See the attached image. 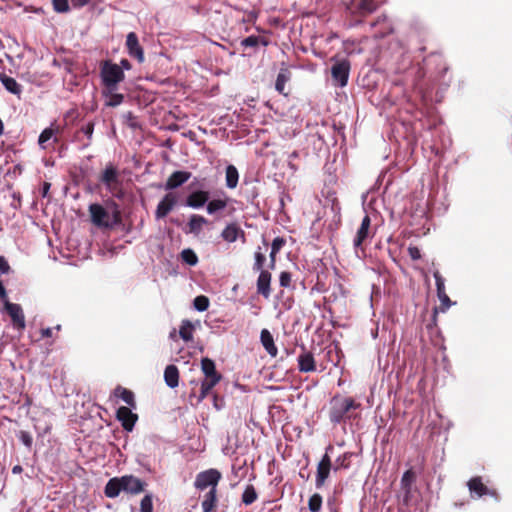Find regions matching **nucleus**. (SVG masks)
<instances>
[{
    "label": "nucleus",
    "instance_id": "49530a36",
    "mask_svg": "<svg viewBox=\"0 0 512 512\" xmlns=\"http://www.w3.org/2000/svg\"><path fill=\"white\" fill-rule=\"evenodd\" d=\"M53 8L58 13H66L69 11L68 0H52Z\"/></svg>",
    "mask_w": 512,
    "mask_h": 512
},
{
    "label": "nucleus",
    "instance_id": "13d9d810",
    "mask_svg": "<svg viewBox=\"0 0 512 512\" xmlns=\"http://www.w3.org/2000/svg\"><path fill=\"white\" fill-rule=\"evenodd\" d=\"M41 336L43 338L51 337L52 336V328L41 329Z\"/></svg>",
    "mask_w": 512,
    "mask_h": 512
},
{
    "label": "nucleus",
    "instance_id": "c03bdc74",
    "mask_svg": "<svg viewBox=\"0 0 512 512\" xmlns=\"http://www.w3.org/2000/svg\"><path fill=\"white\" fill-rule=\"evenodd\" d=\"M414 477H415L414 472L412 470H407L401 478L402 488L409 491L411 483L414 480Z\"/></svg>",
    "mask_w": 512,
    "mask_h": 512
},
{
    "label": "nucleus",
    "instance_id": "393cba45",
    "mask_svg": "<svg viewBox=\"0 0 512 512\" xmlns=\"http://www.w3.org/2000/svg\"><path fill=\"white\" fill-rule=\"evenodd\" d=\"M208 224V220L201 215H192L188 222L189 233L199 235L203 227Z\"/></svg>",
    "mask_w": 512,
    "mask_h": 512
},
{
    "label": "nucleus",
    "instance_id": "8fccbe9b",
    "mask_svg": "<svg viewBox=\"0 0 512 512\" xmlns=\"http://www.w3.org/2000/svg\"><path fill=\"white\" fill-rule=\"evenodd\" d=\"M408 254L411 257L412 260H419L421 258V253L418 247L416 246H409L408 247Z\"/></svg>",
    "mask_w": 512,
    "mask_h": 512
},
{
    "label": "nucleus",
    "instance_id": "052dcab7",
    "mask_svg": "<svg viewBox=\"0 0 512 512\" xmlns=\"http://www.w3.org/2000/svg\"><path fill=\"white\" fill-rule=\"evenodd\" d=\"M3 130H4V125H3L2 120L0 119V136L3 134Z\"/></svg>",
    "mask_w": 512,
    "mask_h": 512
},
{
    "label": "nucleus",
    "instance_id": "a211bd4d",
    "mask_svg": "<svg viewBox=\"0 0 512 512\" xmlns=\"http://www.w3.org/2000/svg\"><path fill=\"white\" fill-rule=\"evenodd\" d=\"M434 278L436 283L437 295L443 306L442 311L444 312L446 309L450 307L451 301L445 292V283L443 277L440 275L439 272H435Z\"/></svg>",
    "mask_w": 512,
    "mask_h": 512
},
{
    "label": "nucleus",
    "instance_id": "3c124183",
    "mask_svg": "<svg viewBox=\"0 0 512 512\" xmlns=\"http://www.w3.org/2000/svg\"><path fill=\"white\" fill-rule=\"evenodd\" d=\"M10 270V266L8 264V261L4 256H0V275L1 274H7Z\"/></svg>",
    "mask_w": 512,
    "mask_h": 512
},
{
    "label": "nucleus",
    "instance_id": "423d86ee",
    "mask_svg": "<svg viewBox=\"0 0 512 512\" xmlns=\"http://www.w3.org/2000/svg\"><path fill=\"white\" fill-rule=\"evenodd\" d=\"M350 72V62L348 60L336 61L331 68L333 80L339 87L346 86Z\"/></svg>",
    "mask_w": 512,
    "mask_h": 512
},
{
    "label": "nucleus",
    "instance_id": "7ed1b4c3",
    "mask_svg": "<svg viewBox=\"0 0 512 512\" xmlns=\"http://www.w3.org/2000/svg\"><path fill=\"white\" fill-rule=\"evenodd\" d=\"M125 78L121 67L110 61H105L101 68V79L106 88L111 92L115 91L117 85Z\"/></svg>",
    "mask_w": 512,
    "mask_h": 512
},
{
    "label": "nucleus",
    "instance_id": "9d476101",
    "mask_svg": "<svg viewBox=\"0 0 512 512\" xmlns=\"http://www.w3.org/2000/svg\"><path fill=\"white\" fill-rule=\"evenodd\" d=\"M126 47H127L128 54L131 57H134L135 59H137V61L139 63H142L144 61V51L139 43L136 33H134V32L128 33V35L126 37Z\"/></svg>",
    "mask_w": 512,
    "mask_h": 512
},
{
    "label": "nucleus",
    "instance_id": "e433bc0d",
    "mask_svg": "<svg viewBox=\"0 0 512 512\" xmlns=\"http://www.w3.org/2000/svg\"><path fill=\"white\" fill-rule=\"evenodd\" d=\"M257 499V493L255 488L252 485H248L243 494H242V502L245 505L252 504Z\"/></svg>",
    "mask_w": 512,
    "mask_h": 512
},
{
    "label": "nucleus",
    "instance_id": "20e7f679",
    "mask_svg": "<svg viewBox=\"0 0 512 512\" xmlns=\"http://www.w3.org/2000/svg\"><path fill=\"white\" fill-rule=\"evenodd\" d=\"M100 181L104 184L106 190L115 197H122V181L118 169L112 165H106L103 170Z\"/></svg>",
    "mask_w": 512,
    "mask_h": 512
},
{
    "label": "nucleus",
    "instance_id": "72a5a7b5",
    "mask_svg": "<svg viewBox=\"0 0 512 512\" xmlns=\"http://www.w3.org/2000/svg\"><path fill=\"white\" fill-rule=\"evenodd\" d=\"M194 325L189 320H183L179 329V336L185 341L189 342L193 339Z\"/></svg>",
    "mask_w": 512,
    "mask_h": 512
},
{
    "label": "nucleus",
    "instance_id": "6ab92c4d",
    "mask_svg": "<svg viewBox=\"0 0 512 512\" xmlns=\"http://www.w3.org/2000/svg\"><path fill=\"white\" fill-rule=\"evenodd\" d=\"M209 199V192L197 190L192 192L186 199V205L191 208L202 207Z\"/></svg>",
    "mask_w": 512,
    "mask_h": 512
},
{
    "label": "nucleus",
    "instance_id": "c85d7f7f",
    "mask_svg": "<svg viewBox=\"0 0 512 512\" xmlns=\"http://www.w3.org/2000/svg\"><path fill=\"white\" fill-rule=\"evenodd\" d=\"M286 245V239L283 237H276L271 244V252L269 255L270 258V268L274 269L276 264V255L280 252V250Z\"/></svg>",
    "mask_w": 512,
    "mask_h": 512
},
{
    "label": "nucleus",
    "instance_id": "a878e982",
    "mask_svg": "<svg viewBox=\"0 0 512 512\" xmlns=\"http://www.w3.org/2000/svg\"><path fill=\"white\" fill-rule=\"evenodd\" d=\"M0 81L8 92L18 96L21 94V85L14 78L0 73Z\"/></svg>",
    "mask_w": 512,
    "mask_h": 512
},
{
    "label": "nucleus",
    "instance_id": "37998d69",
    "mask_svg": "<svg viewBox=\"0 0 512 512\" xmlns=\"http://www.w3.org/2000/svg\"><path fill=\"white\" fill-rule=\"evenodd\" d=\"M55 134V131L52 128H46L44 129L38 139L39 145L45 149V143L48 142Z\"/></svg>",
    "mask_w": 512,
    "mask_h": 512
},
{
    "label": "nucleus",
    "instance_id": "39448f33",
    "mask_svg": "<svg viewBox=\"0 0 512 512\" xmlns=\"http://www.w3.org/2000/svg\"><path fill=\"white\" fill-rule=\"evenodd\" d=\"M221 477V473L217 469L211 468L197 474L194 486L200 491L207 488H209V490L217 491V486Z\"/></svg>",
    "mask_w": 512,
    "mask_h": 512
},
{
    "label": "nucleus",
    "instance_id": "0eeeda50",
    "mask_svg": "<svg viewBox=\"0 0 512 512\" xmlns=\"http://www.w3.org/2000/svg\"><path fill=\"white\" fill-rule=\"evenodd\" d=\"M5 310L11 317L13 326L20 331L26 327L25 316L22 307L19 304L11 303L9 300L5 301Z\"/></svg>",
    "mask_w": 512,
    "mask_h": 512
},
{
    "label": "nucleus",
    "instance_id": "f8f14e48",
    "mask_svg": "<svg viewBox=\"0 0 512 512\" xmlns=\"http://www.w3.org/2000/svg\"><path fill=\"white\" fill-rule=\"evenodd\" d=\"M123 492L130 494H139L144 491L145 482L133 475H125L121 477Z\"/></svg>",
    "mask_w": 512,
    "mask_h": 512
},
{
    "label": "nucleus",
    "instance_id": "79ce46f5",
    "mask_svg": "<svg viewBox=\"0 0 512 512\" xmlns=\"http://www.w3.org/2000/svg\"><path fill=\"white\" fill-rule=\"evenodd\" d=\"M255 262L253 265V269L255 271H261L263 270V265L266 260L264 253L261 251V248L259 247L258 250L254 254Z\"/></svg>",
    "mask_w": 512,
    "mask_h": 512
},
{
    "label": "nucleus",
    "instance_id": "f3484780",
    "mask_svg": "<svg viewBox=\"0 0 512 512\" xmlns=\"http://www.w3.org/2000/svg\"><path fill=\"white\" fill-rule=\"evenodd\" d=\"M259 272L257 279V292L267 299L271 293L270 283L272 276L271 273L266 270H261Z\"/></svg>",
    "mask_w": 512,
    "mask_h": 512
},
{
    "label": "nucleus",
    "instance_id": "58836bf2",
    "mask_svg": "<svg viewBox=\"0 0 512 512\" xmlns=\"http://www.w3.org/2000/svg\"><path fill=\"white\" fill-rule=\"evenodd\" d=\"M181 258L182 260L191 265V266H194L197 264L198 262V257L197 255L195 254V252L191 249H185L181 252Z\"/></svg>",
    "mask_w": 512,
    "mask_h": 512
},
{
    "label": "nucleus",
    "instance_id": "5fc2aeb1",
    "mask_svg": "<svg viewBox=\"0 0 512 512\" xmlns=\"http://www.w3.org/2000/svg\"><path fill=\"white\" fill-rule=\"evenodd\" d=\"M0 298H1V300H3L4 302H5L6 300H8V298H7V292H6V289H5V287H4V285H3V283H2L1 281H0Z\"/></svg>",
    "mask_w": 512,
    "mask_h": 512
},
{
    "label": "nucleus",
    "instance_id": "2eb2a0df",
    "mask_svg": "<svg viewBox=\"0 0 512 512\" xmlns=\"http://www.w3.org/2000/svg\"><path fill=\"white\" fill-rule=\"evenodd\" d=\"M370 226L371 219L369 215H365L361 221V225L358 228L355 238L353 240V245L355 248L361 247L363 242L370 237Z\"/></svg>",
    "mask_w": 512,
    "mask_h": 512
},
{
    "label": "nucleus",
    "instance_id": "603ef678",
    "mask_svg": "<svg viewBox=\"0 0 512 512\" xmlns=\"http://www.w3.org/2000/svg\"><path fill=\"white\" fill-rule=\"evenodd\" d=\"M21 441L27 447H30L32 445V438H31V436L28 433L22 432V434H21Z\"/></svg>",
    "mask_w": 512,
    "mask_h": 512
},
{
    "label": "nucleus",
    "instance_id": "7c9ffc66",
    "mask_svg": "<svg viewBox=\"0 0 512 512\" xmlns=\"http://www.w3.org/2000/svg\"><path fill=\"white\" fill-rule=\"evenodd\" d=\"M201 370L205 377H222L221 374L216 371L215 363L210 358H203L201 360Z\"/></svg>",
    "mask_w": 512,
    "mask_h": 512
},
{
    "label": "nucleus",
    "instance_id": "9b49d317",
    "mask_svg": "<svg viewBox=\"0 0 512 512\" xmlns=\"http://www.w3.org/2000/svg\"><path fill=\"white\" fill-rule=\"evenodd\" d=\"M468 489L472 495V497L476 496L478 498L484 495L496 496L497 493L495 490H490L483 482L481 477H473L467 482Z\"/></svg>",
    "mask_w": 512,
    "mask_h": 512
},
{
    "label": "nucleus",
    "instance_id": "ea45409f",
    "mask_svg": "<svg viewBox=\"0 0 512 512\" xmlns=\"http://www.w3.org/2000/svg\"><path fill=\"white\" fill-rule=\"evenodd\" d=\"M193 305L197 311H206L209 307V299L204 295L197 296L193 301Z\"/></svg>",
    "mask_w": 512,
    "mask_h": 512
},
{
    "label": "nucleus",
    "instance_id": "f257e3e1",
    "mask_svg": "<svg viewBox=\"0 0 512 512\" xmlns=\"http://www.w3.org/2000/svg\"><path fill=\"white\" fill-rule=\"evenodd\" d=\"M89 213L92 223L100 228H111L120 220L116 206L113 214L110 215L102 205L94 203L89 206Z\"/></svg>",
    "mask_w": 512,
    "mask_h": 512
},
{
    "label": "nucleus",
    "instance_id": "473e14b6",
    "mask_svg": "<svg viewBox=\"0 0 512 512\" xmlns=\"http://www.w3.org/2000/svg\"><path fill=\"white\" fill-rule=\"evenodd\" d=\"M228 205V199L227 198H218V199H213L211 201L208 202L207 204V207H206V210H207V213L210 214V215H213L219 211H222L224 210Z\"/></svg>",
    "mask_w": 512,
    "mask_h": 512
},
{
    "label": "nucleus",
    "instance_id": "c756f323",
    "mask_svg": "<svg viewBox=\"0 0 512 512\" xmlns=\"http://www.w3.org/2000/svg\"><path fill=\"white\" fill-rule=\"evenodd\" d=\"M289 80L290 72L287 69H281L277 75L275 89L284 96L288 95V93L285 91V86Z\"/></svg>",
    "mask_w": 512,
    "mask_h": 512
},
{
    "label": "nucleus",
    "instance_id": "dca6fc26",
    "mask_svg": "<svg viewBox=\"0 0 512 512\" xmlns=\"http://www.w3.org/2000/svg\"><path fill=\"white\" fill-rule=\"evenodd\" d=\"M297 362L300 372L308 373L316 370L315 359L310 351L303 350V352L299 354Z\"/></svg>",
    "mask_w": 512,
    "mask_h": 512
},
{
    "label": "nucleus",
    "instance_id": "f03ea898",
    "mask_svg": "<svg viewBox=\"0 0 512 512\" xmlns=\"http://www.w3.org/2000/svg\"><path fill=\"white\" fill-rule=\"evenodd\" d=\"M359 407L360 404L350 397L341 398L336 396L331 401L330 420L334 424H338L344 420V417L350 410L358 409Z\"/></svg>",
    "mask_w": 512,
    "mask_h": 512
},
{
    "label": "nucleus",
    "instance_id": "6e6552de",
    "mask_svg": "<svg viewBox=\"0 0 512 512\" xmlns=\"http://www.w3.org/2000/svg\"><path fill=\"white\" fill-rule=\"evenodd\" d=\"M177 200L178 199L176 193H167L157 205L155 211L156 219L165 218L177 204Z\"/></svg>",
    "mask_w": 512,
    "mask_h": 512
},
{
    "label": "nucleus",
    "instance_id": "a18cd8bd",
    "mask_svg": "<svg viewBox=\"0 0 512 512\" xmlns=\"http://www.w3.org/2000/svg\"><path fill=\"white\" fill-rule=\"evenodd\" d=\"M140 512H153L152 496L145 495L140 502Z\"/></svg>",
    "mask_w": 512,
    "mask_h": 512
},
{
    "label": "nucleus",
    "instance_id": "412c9836",
    "mask_svg": "<svg viewBox=\"0 0 512 512\" xmlns=\"http://www.w3.org/2000/svg\"><path fill=\"white\" fill-rule=\"evenodd\" d=\"M240 235L244 237V231L236 223L228 224L221 233V237L229 243L235 242Z\"/></svg>",
    "mask_w": 512,
    "mask_h": 512
},
{
    "label": "nucleus",
    "instance_id": "864d4df0",
    "mask_svg": "<svg viewBox=\"0 0 512 512\" xmlns=\"http://www.w3.org/2000/svg\"><path fill=\"white\" fill-rule=\"evenodd\" d=\"M90 0H71V4L74 8H80L88 4Z\"/></svg>",
    "mask_w": 512,
    "mask_h": 512
},
{
    "label": "nucleus",
    "instance_id": "c9c22d12",
    "mask_svg": "<svg viewBox=\"0 0 512 512\" xmlns=\"http://www.w3.org/2000/svg\"><path fill=\"white\" fill-rule=\"evenodd\" d=\"M106 97H107V100H106V106H109V107H117L119 106L123 100H124V96L123 94H119V93H114V91H109L105 94Z\"/></svg>",
    "mask_w": 512,
    "mask_h": 512
},
{
    "label": "nucleus",
    "instance_id": "bb28decb",
    "mask_svg": "<svg viewBox=\"0 0 512 512\" xmlns=\"http://www.w3.org/2000/svg\"><path fill=\"white\" fill-rule=\"evenodd\" d=\"M114 395L121 398L130 408H136L135 396L131 390L118 386L114 390Z\"/></svg>",
    "mask_w": 512,
    "mask_h": 512
},
{
    "label": "nucleus",
    "instance_id": "bf43d9fd",
    "mask_svg": "<svg viewBox=\"0 0 512 512\" xmlns=\"http://www.w3.org/2000/svg\"><path fill=\"white\" fill-rule=\"evenodd\" d=\"M22 467L20 465H16L12 468V473L14 474H18V473H21L22 472Z\"/></svg>",
    "mask_w": 512,
    "mask_h": 512
},
{
    "label": "nucleus",
    "instance_id": "cd10ccee",
    "mask_svg": "<svg viewBox=\"0 0 512 512\" xmlns=\"http://www.w3.org/2000/svg\"><path fill=\"white\" fill-rule=\"evenodd\" d=\"M217 491L209 490L204 496L202 500V511L203 512H213L217 505Z\"/></svg>",
    "mask_w": 512,
    "mask_h": 512
},
{
    "label": "nucleus",
    "instance_id": "f704fd0d",
    "mask_svg": "<svg viewBox=\"0 0 512 512\" xmlns=\"http://www.w3.org/2000/svg\"><path fill=\"white\" fill-rule=\"evenodd\" d=\"M356 7L362 15L370 14L376 9L375 0H358Z\"/></svg>",
    "mask_w": 512,
    "mask_h": 512
},
{
    "label": "nucleus",
    "instance_id": "b1692460",
    "mask_svg": "<svg viewBox=\"0 0 512 512\" xmlns=\"http://www.w3.org/2000/svg\"><path fill=\"white\" fill-rule=\"evenodd\" d=\"M164 380L168 387L176 388L179 384V370L175 365H168L164 371Z\"/></svg>",
    "mask_w": 512,
    "mask_h": 512
},
{
    "label": "nucleus",
    "instance_id": "4be33fe9",
    "mask_svg": "<svg viewBox=\"0 0 512 512\" xmlns=\"http://www.w3.org/2000/svg\"><path fill=\"white\" fill-rule=\"evenodd\" d=\"M222 377H205L201 382L198 402L203 401L209 392L220 382Z\"/></svg>",
    "mask_w": 512,
    "mask_h": 512
},
{
    "label": "nucleus",
    "instance_id": "de8ad7c7",
    "mask_svg": "<svg viewBox=\"0 0 512 512\" xmlns=\"http://www.w3.org/2000/svg\"><path fill=\"white\" fill-rule=\"evenodd\" d=\"M279 282H280V286L282 287H289L290 284H291V274L287 271H283L280 273V276H279Z\"/></svg>",
    "mask_w": 512,
    "mask_h": 512
},
{
    "label": "nucleus",
    "instance_id": "aec40b11",
    "mask_svg": "<svg viewBox=\"0 0 512 512\" xmlns=\"http://www.w3.org/2000/svg\"><path fill=\"white\" fill-rule=\"evenodd\" d=\"M260 341H261V344L263 345L264 349L266 350V352L271 357L277 356L278 349L274 343L273 336L269 330L262 329L261 334H260Z\"/></svg>",
    "mask_w": 512,
    "mask_h": 512
},
{
    "label": "nucleus",
    "instance_id": "09e8293b",
    "mask_svg": "<svg viewBox=\"0 0 512 512\" xmlns=\"http://www.w3.org/2000/svg\"><path fill=\"white\" fill-rule=\"evenodd\" d=\"M81 131L87 136L88 140L90 141L92 139L93 132H94V123L93 122L87 123L85 126H83L81 128Z\"/></svg>",
    "mask_w": 512,
    "mask_h": 512
},
{
    "label": "nucleus",
    "instance_id": "e2e57ef3",
    "mask_svg": "<svg viewBox=\"0 0 512 512\" xmlns=\"http://www.w3.org/2000/svg\"><path fill=\"white\" fill-rule=\"evenodd\" d=\"M55 329H56L57 331L61 330V325H57V326L55 327Z\"/></svg>",
    "mask_w": 512,
    "mask_h": 512
},
{
    "label": "nucleus",
    "instance_id": "4c0bfd02",
    "mask_svg": "<svg viewBox=\"0 0 512 512\" xmlns=\"http://www.w3.org/2000/svg\"><path fill=\"white\" fill-rule=\"evenodd\" d=\"M322 507V496L318 493L313 494L308 501V508L311 512H320Z\"/></svg>",
    "mask_w": 512,
    "mask_h": 512
},
{
    "label": "nucleus",
    "instance_id": "2f4dec72",
    "mask_svg": "<svg viewBox=\"0 0 512 512\" xmlns=\"http://www.w3.org/2000/svg\"><path fill=\"white\" fill-rule=\"evenodd\" d=\"M226 186L230 189L237 187L239 180V173L235 166L228 165L226 168Z\"/></svg>",
    "mask_w": 512,
    "mask_h": 512
},
{
    "label": "nucleus",
    "instance_id": "4d7b16f0",
    "mask_svg": "<svg viewBox=\"0 0 512 512\" xmlns=\"http://www.w3.org/2000/svg\"><path fill=\"white\" fill-rule=\"evenodd\" d=\"M50 186H51V185H50V183H48V182H44V183H43V185H42V191H41V193H42V196H43V197H46V196H47V194H48V192H49V189H50Z\"/></svg>",
    "mask_w": 512,
    "mask_h": 512
},
{
    "label": "nucleus",
    "instance_id": "ddd939ff",
    "mask_svg": "<svg viewBox=\"0 0 512 512\" xmlns=\"http://www.w3.org/2000/svg\"><path fill=\"white\" fill-rule=\"evenodd\" d=\"M330 469L331 459L327 454H325L317 466V473L315 479V484L317 488H321L324 485L326 479L329 477Z\"/></svg>",
    "mask_w": 512,
    "mask_h": 512
},
{
    "label": "nucleus",
    "instance_id": "5701e85b",
    "mask_svg": "<svg viewBox=\"0 0 512 512\" xmlns=\"http://www.w3.org/2000/svg\"><path fill=\"white\" fill-rule=\"evenodd\" d=\"M123 491L121 477L111 478L104 489V493L108 498H116Z\"/></svg>",
    "mask_w": 512,
    "mask_h": 512
},
{
    "label": "nucleus",
    "instance_id": "a19ab883",
    "mask_svg": "<svg viewBox=\"0 0 512 512\" xmlns=\"http://www.w3.org/2000/svg\"><path fill=\"white\" fill-rule=\"evenodd\" d=\"M259 43L267 45V42L258 36L251 35L241 41L243 47H256Z\"/></svg>",
    "mask_w": 512,
    "mask_h": 512
},
{
    "label": "nucleus",
    "instance_id": "680f3d73",
    "mask_svg": "<svg viewBox=\"0 0 512 512\" xmlns=\"http://www.w3.org/2000/svg\"><path fill=\"white\" fill-rule=\"evenodd\" d=\"M175 334H176L175 330H174V331H172V332L170 333V338L174 339V338H175Z\"/></svg>",
    "mask_w": 512,
    "mask_h": 512
},
{
    "label": "nucleus",
    "instance_id": "1a4fd4ad",
    "mask_svg": "<svg viewBox=\"0 0 512 512\" xmlns=\"http://www.w3.org/2000/svg\"><path fill=\"white\" fill-rule=\"evenodd\" d=\"M116 417L121 422L124 430L131 432L138 419L137 415L131 411L130 407L121 406L117 409Z\"/></svg>",
    "mask_w": 512,
    "mask_h": 512
},
{
    "label": "nucleus",
    "instance_id": "4468645a",
    "mask_svg": "<svg viewBox=\"0 0 512 512\" xmlns=\"http://www.w3.org/2000/svg\"><path fill=\"white\" fill-rule=\"evenodd\" d=\"M191 177V173L188 171H174L167 179L164 188L167 191L174 190L185 182H187Z\"/></svg>",
    "mask_w": 512,
    "mask_h": 512
},
{
    "label": "nucleus",
    "instance_id": "6e6d98bb",
    "mask_svg": "<svg viewBox=\"0 0 512 512\" xmlns=\"http://www.w3.org/2000/svg\"><path fill=\"white\" fill-rule=\"evenodd\" d=\"M120 67H121L122 70L123 69L130 70L132 66H131L130 62L127 59H122L120 61Z\"/></svg>",
    "mask_w": 512,
    "mask_h": 512
}]
</instances>
